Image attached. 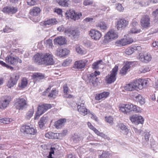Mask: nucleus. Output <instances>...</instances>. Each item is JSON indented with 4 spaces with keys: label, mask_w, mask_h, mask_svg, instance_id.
<instances>
[{
    "label": "nucleus",
    "mask_w": 158,
    "mask_h": 158,
    "mask_svg": "<svg viewBox=\"0 0 158 158\" xmlns=\"http://www.w3.org/2000/svg\"><path fill=\"white\" fill-rule=\"evenodd\" d=\"M118 68V66L116 65L111 71L110 74L106 76V80L107 83L111 84L115 81Z\"/></svg>",
    "instance_id": "nucleus-1"
},
{
    "label": "nucleus",
    "mask_w": 158,
    "mask_h": 158,
    "mask_svg": "<svg viewBox=\"0 0 158 158\" xmlns=\"http://www.w3.org/2000/svg\"><path fill=\"white\" fill-rule=\"evenodd\" d=\"M26 101L23 98H17L15 101L14 106L18 110H22L26 107Z\"/></svg>",
    "instance_id": "nucleus-2"
},
{
    "label": "nucleus",
    "mask_w": 158,
    "mask_h": 158,
    "mask_svg": "<svg viewBox=\"0 0 158 158\" xmlns=\"http://www.w3.org/2000/svg\"><path fill=\"white\" fill-rule=\"evenodd\" d=\"M100 72L97 71L92 73L90 74L87 75V80L91 82L94 86H96L98 85V78L97 76L100 74Z\"/></svg>",
    "instance_id": "nucleus-3"
},
{
    "label": "nucleus",
    "mask_w": 158,
    "mask_h": 158,
    "mask_svg": "<svg viewBox=\"0 0 158 158\" xmlns=\"http://www.w3.org/2000/svg\"><path fill=\"white\" fill-rule=\"evenodd\" d=\"M51 105L45 104L41 105H39L37 107V110L36 114V117L39 118L40 115L44 114L48 109L51 107Z\"/></svg>",
    "instance_id": "nucleus-4"
},
{
    "label": "nucleus",
    "mask_w": 158,
    "mask_h": 158,
    "mask_svg": "<svg viewBox=\"0 0 158 158\" xmlns=\"http://www.w3.org/2000/svg\"><path fill=\"white\" fill-rule=\"evenodd\" d=\"M65 14L67 17L74 21L78 20L82 15L81 13H76L73 10H68Z\"/></svg>",
    "instance_id": "nucleus-5"
},
{
    "label": "nucleus",
    "mask_w": 158,
    "mask_h": 158,
    "mask_svg": "<svg viewBox=\"0 0 158 158\" xmlns=\"http://www.w3.org/2000/svg\"><path fill=\"white\" fill-rule=\"evenodd\" d=\"M117 33L113 30H111L108 31L105 36V41L108 42L112 40L116 39L118 37Z\"/></svg>",
    "instance_id": "nucleus-6"
},
{
    "label": "nucleus",
    "mask_w": 158,
    "mask_h": 158,
    "mask_svg": "<svg viewBox=\"0 0 158 158\" xmlns=\"http://www.w3.org/2000/svg\"><path fill=\"white\" fill-rule=\"evenodd\" d=\"M20 131L24 134L31 135H35L37 132L35 129L28 125L22 126L20 129Z\"/></svg>",
    "instance_id": "nucleus-7"
},
{
    "label": "nucleus",
    "mask_w": 158,
    "mask_h": 158,
    "mask_svg": "<svg viewBox=\"0 0 158 158\" xmlns=\"http://www.w3.org/2000/svg\"><path fill=\"white\" fill-rule=\"evenodd\" d=\"M150 18L149 15H145L143 16L140 20V24L144 28H148L150 26Z\"/></svg>",
    "instance_id": "nucleus-8"
},
{
    "label": "nucleus",
    "mask_w": 158,
    "mask_h": 158,
    "mask_svg": "<svg viewBox=\"0 0 158 158\" xmlns=\"http://www.w3.org/2000/svg\"><path fill=\"white\" fill-rule=\"evenodd\" d=\"M43 64L46 65H52L54 63L52 56L49 53L43 54Z\"/></svg>",
    "instance_id": "nucleus-9"
},
{
    "label": "nucleus",
    "mask_w": 158,
    "mask_h": 158,
    "mask_svg": "<svg viewBox=\"0 0 158 158\" xmlns=\"http://www.w3.org/2000/svg\"><path fill=\"white\" fill-rule=\"evenodd\" d=\"M65 33L69 34V36L73 39H76L78 38L80 32L77 29L71 30L70 29H65Z\"/></svg>",
    "instance_id": "nucleus-10"
},
{
    "label": "nucleus",
    "mask_w": 158,
    "mask_h": 158,
    "mask_svg": "<svg viewBox=\"0 0 158 158\" xmlns=\"http://www.w3.org/2000/svg\"><path fill=\"white\" fill-rule=\"evenodd\" d=\"M19 78V76L16 73H14L10 77L7 84V86L11 88L15 85Z\"/></svg>",
    "instance_id": "nucleus-11"
},
{
    "label": "nucleus",
    "mask_w": 158,
    "mask_h": 158,
    "mask_svg": "<svg viewBox=\"0 0 158 158\" xmlns=\"http://www.w3.org/2000/svg\"><path fill=\"white\" fill-rule=\"evenodd\" d=\"M137 80L127 84L124 87V89L127 91H132L134 90L138 91L139 88L137 84Z\"/></svg>",
    "instance_id": "nucleus-12"
},
{
    "label": "nucleus",
    "mask_w": 158,
    "mask_h": 158,
    "mask_svg": "<svg viewBox=\"0 0 158 158\" xmlns=\"http://www.w3.org/2000/svg\"><path fill=\"white\" fill-rule=\"evenodd\" d=\"M130 119L132 123L136 125L139 123L142 124L144 121L143 118L141 116L137 114L134 115L130 117Z\"/></svg>",
    "instance_id": "nucleus-13"
},
{
    "label": "nucleus",
    "mask_w": 158,
    "mask_h": 158,
    "mask_svg": "<svg viewBox=\"0 0 158 158\" xmlns=\"http://www.w3.org/2000/svg\"><path fill=\"white\" fill-rule=\"evenodd\" d=\"M84 102L82 101V103L80 104L76 103L77 105V108L78 111L81 114L85 116L88 113V110L85 106Z\"/></svg>",
    "instance_id": "nucleus-14"
},
{
    "label": "nucleus",
    "mask_w": 158,
    "mask_h": 158,
    "mask_svg": "<svg viewBox=\"0 0 158 158\" xmlns=\"http://www.w3.org/2000/svg\"><path fill=\"white\" fill-rule=\"evenodd\" d=\"M128 21L125 19H118L116 23V27L118 30L125 28L128 24Z\"/></svg>",
    "instance_id": "nucleus-15"
},
{
    "label": "nucleus",
    "mask_w": 158,
    "mask_h": 158,
    "mask_svg": "<svg viewBox=\"0 0 158 158\" xmlns=\"http://www.w3.org/2000/svg\"><path fill=\"white\" fill-rule=\"evenodd\" d=\"M125 107L126 108L128 112L131 111H135L137 113L141 112L140 107L136 105L134 106L133 104L130 103L125 104Z\"/></svg>",
    "instance_id": "nucleus-16"
},
{
    "label": "nucleus",
    "mask_w": 158,
    "mask_h": 158,
    "mask_svg": "<svg viewBox=\"0 0 158 158\" xmlns=\"http://www.w3.org/2000/svg\"><path fill=\"white\" fill-rule=\"evenodd\" d=\"M89 34L91 37L95 40H99L102 36L101 33L99 31L95 30H91Z\"/></svg>",
    "instance_id": "nucleus-17"
},
{
    "label": "nucleus",
    "mask_w": 158,
    "mask_h": 158,
    "mask_svg": "<svg viewBox=\"0 0 158 158\" xmlns=\"http://www.w3.org/2000/svg\"><path fill=\"white\" fill-rule=\"evenodd\" d=\"M17 10L18 8L17 7L6 6L2 9V11L6 13L14 14L17 11Z\"/></svg>",
    "instance_id": "nucleus-18"
},
{
    "label": "nucleus",
    "mask_w": 158,
    "mask_h": 158,
    "mask_svg": "<svg viewBox=\"0 0 158 158\" xmlns=\"http://www.w3.org/2000/svg\"><path fill=\"white\" fill-rule=\"evenodd\" d=\"M69 52V50L65 48L63 49L59 48L57 50L55 53L57 56H59L60 57H62L67 55Z\"/></svg>",
    "instance_id": "nucleus-19"
},
{
    "label": "nucleus",
    "mask_w": 158,
    "mask_h": 158,
    "mask_svg": "<svg viewBox=\"0 0 158 158\" xmlns=\"http://www.w3.org/2000/svg\"><path fill=\"white\" fill-rule=\"evenodd\" d=\"M43 54L37 53L33 57V60L34 62L38 63L39 64H43Z\"/></svg>",
    "instance_id": "nucleus-20"
},
{
    "label": "nucleus",
    "mask_w": 158,
    "mask_h": 158,
    "mask_svg": "<svg viewBox=\"0 0 158 158\" xmlns=\"http://www.w3.org/2000/svg\"><path fill=\"white\" fill-rule=\"evenodd\" d=\"M137 84H138L139 89H141L145 88L148 84V81L146 80L139 79L137 80Z\"/></svg>",
    "instance_id": "nucleus-21"
},
{
    "label": "nucleus",
    "mask_w": 158,
    "mask_h": 158,
    "mask_svg": "<svg viewBox=\"0 0 158 158\" xmlns=\"http://www.w3.org/2000/svg\"><path fill=\"white\" fill-rule=\"evenodd\" d=\"M86 62L84 60H80L75 62L73 66L74 68L78 69H81L84 67L86 65Z\"/></svg>",
    "instance_id": "nucleus-22"
},
{
    "label": "nucleus",
    "mask_w": 158,
    "mask_h": 158,
    "mask_svg": "<svg viewBox=\"0 0 158 158\" xmlns=\"http://www.w3.org/2000/svg\"><path fill=\"white\" fill-rule=\"evenodd\" d=\"M57 22L55 19H52L44 22L43 24L47 27H48L57 24Z\"/></svg>",
    "instance_id": "nucleus-23"
},
{
    "label": "nucleus",
    "mask_w": 158,
    "mask_h": 158,
    "mask_svg": "<svg viewBox=\"0 0 158 158\" xmlns=\"http://www.w3.org/2000/svg\"><path fill=\"white\" fill-rule=\"evenodd\" d=\"M53 41L55 44H58L60 45L66 43L65 39L61 36L57 37Z\"/></svg>",
    "instance_id": "nucleus-24"
},
{
    "label": "nucleus",
    "mask_w": 158,
    "mask_h": 158,
    "mask_svg": "<svg viewBox=\"0 0 158 158\" xmlns=\"http://www.w3.org/2000/svg\"><path fill=\"white\" fill-rule=\"evenodd\" d=\"M48 121V117H43L40 119L39 122V125L40 129H44L45 127V125L47 123Z\"/></svg>",
    "instance_id": "nucleus-25"
},
{
    "label": "nucleus",
    "mask_w": 158,
    "mask_h": 158,
    "mask_svg": "<svg viewBox=\"0 0 158 158\" xmlns=\"http://www.w3.org/2000/svg\"><path fill=\"white\" fill-rule=\"evenodd\" d=\"M16 56L14 57L9 55L7 56L5 59L6 62L10 64L14 65L16 64Z\"/></svg>",
    "instance_id": "nucleus-26"
},
{
    "label": "nucleus",
    "mask_w": 158,
    "mask_h": 158,
    "mask_svg": "<svg viewBox=\"0 0 158 158\" xmlns=\"http://www.w3.org/2000/svg\"><path fill=\"white\" fill-rule=\"evenodd\" d=\"M125 41L126 40L124 39L117 40L116 42V44L118 46H123L127 44H130L133 42L132 39H130V41H127V42H126Z\"/></svg>",
    "instance_id": "nucleus-27"
},
{
    "label": "nucleus",
    "mask_w": 158,
    "mask_h": 158,
    "mask_svg": "<svg viewBox=\"0 0 158 158\" xmlns=\"http://www.w3.org/2000/svg\"><path fill=\"white\" fill-rule=\"evenodd\" d=\"M59 134L57 133H53L51 132H48L45 134L46 137L49 139H58Z\"/></svg>",
    "instance_id": "nucleus-28"
},
{
    "label": "nucleus",
    "mask_w": 158,
    "mask_h": 158,
    "mask_svg": "<svg viewBox=\"0 0 158 158\" xmlns=\"http://www.w3.org/2000/svg\"><path fill=\"white\" fill-rule=\"evenodd\" d=\"M11 101V98L10 96L6 97L1 102L2 106L3 108H5L9 105Z\"/></svg>",
    "instance_id": "nucleus-29"
},
{
    "label": "nucleus",
    "mask_w": 158,
    "mask_h": 158,
    "mask_svg": "<svg viewBox=\"0 0 158 158\" xmlns=\"http://www.w3.org/2000/svg\"><path fill=\"white\" fill-rule=\"evenodd\" d=\"M34 81H40L43 79L44 77V75L43 74L40 73H34L32 75Z\"/></svg>",
    "instance_id": "nucleus-30"
},
{
    "label": "nucleus",
    "mask_w": 158,
    "mask_h": 158,
    "mask_svg": "<svg viewBox=\"0 0 158 158\" xmlns=\"http://www.w3.org/2000/svg\"><path fill=\"white\" fill-rule=\"evenodd\" d=\"M131 62H127L125 65L121 69L120 73L123 75H125L128 70L131 67Z\"/></svg>",
    "instance_id": "nucleus-31"
},
{
    "label": "nucleus",
    "mask_w": 158,
    "mask_h": 158,
    "mask_svg": "<svg viewBox=\"0 0 158 158\" xmlns=\"http://www.w3.org/2000/svg\"><path fill=\"white\" fill-rule=\"evenodd\" d=\"M66 121L65 119H60L55 122L54 126L56 128H60L64 125Z\"/></svg>",
    "instance_id": "nucleus-32"
},
{
    "label": "nucleus",
    "mask_w": 158,
    "mask_h": 158,
    "mask_svg": "<svg viewBox=\"0 0 158 158\" xmlns=\"http://www.w3.org/2000/svg\"><path fill=\"white\" fill-rule=\"evenodd\" d=\"M117 127L118 129L121 130L124 134L127 135L128 132V129L126 126L123 123L118 124Z\"/></svg>",
    "instance_id": "nucleus-33"
},
{
    "label": "nucleus",
    "mask_w": 158,
    "mask_h": 158,
    "mask_svg": "<svg viewBox=\"0 0 158 158\" xmlns=\"http://www.w3.org/2000/svg\"><path fill=\"white\" fill-rule=\"evenodd\" d=\"M41 11L40 8L37 7H34L32 10H31L30 14L31 15L35 16L38 15Z\"/></svg>",
    "instance_id": "nucleus-34"
},
{
    "label": "nucleus",
    "mask_w": 158,
    "mask_h": 158,
    "mask_svg": "<svg viewBox=\"0 0 158 158\" xmlns=\"http://www.w3.org/2000/svg\"><path fill=\"white\" fill-rule=\"evenodd\" d=\"M56 2L60 6L64 7H68L69 5V0H56Z\"/></svg>",
    "instance_id": "nucleus-35"
},
{
    "label": "nucleus",
    "mask_w": 158,
    "mask_h": 158,
    "mask_svg": "<svg viewBox=\"0 0 158 158\" xmlns=\"http://www.w3.org/2000/svg\"><path fill=\"white\" fill-rule=\"evenodd\" d=\"M140 48V47L139 46H138L137 47H135L134 48H129L126 50L125 52L126 54L128 55H131L134 52L135 50H137Z\"/></svg>",
    "instance_id": "nucleus-36"
},
{
    "label": "nucleus",
    "mask_w": 158,
    "mask_h": 158,
    "mask_svg": "<svg viewBox=\"0 0 158 158\" xmlns=\"http://www.w3.org/2000/svg\"><path fill=\"white\" fill-rule=\"evenodd\" d=\"M108 92H104L98 94V96L95 97V99L97 100H99L102 99L103 98H106L109 95Z\"/></svg>",
    "instance_id": "nucleus-37"
},
{
    "label": "nucleus",
    "mask_w": 158,
    "mask_h": 158,
    "mask_svg": "<svg viewBox=\"0 0 158 158\" xmlns=\"http://www.w3.org/2000/svg\"><path fill=\"white\" fill-rule=\"evenodd\" d=\"M102 60H99L96 62L94 63L92 65V68L94 69H98L101 65L102 64Z\"/></svg>",
    "instance_id": "nucleus-38"
},
{
    "label": "nucleus",
    "mask_w": 158,
    "mask_h": 158,
    "mask_svg": "<svg viewBox=\"0 0 158 158\" xmlns=\"http://www.w3.org/2000/svg\"><path fill=\"white\" fill-rule=\"evenodd\" d=\"M135 100L139 102L141 105L144 104L145 102L144 99L143 98L141 95H138L135 96Z\"/></svg>",
    "instance_id": "nucleus-39"
},
{
    "label": "nucleus",
    "mask_w": 158,
    "mask_h": 158,
    "mask_svg": "<svg viewBox=\"0 0 158 158\" xmlns=\"http://www.w3.org/2000/svg\"><path fill=\"white\" fill-rule=\"evenodd\" d=\"M27 84V81L26 78H23L21 81V83L19 84L18 86L21 88L25 87Z\"/></svg>",
    "instance_id": "nucleus-40"
},
{
    "label": "nucleus",
    "mask_w": 158,
    "mask_h": 158,
    "mask_svg": "<svg viewBox=\"0 0 158 158\" xmlns=\"http://www.w3.org/2000/svg\"><path fill=\"white\" fill-rule=\"evenodd\" d=\"M154 17V20L155 22L158 24V8L154 11L152 13Z\"/></svg>",
    "instance_id": "nucleus-41"
},
{
    "label": "nucleus",
    "mask_w": 158,
    "mask_h": 158,
    "mask_svg": "<svg viewBox=\"0 0 158 158\" xmlns=\"http://www.w3.org/2000/svg\"><path fill=\"white\" fill-rule=\"evenodd\" d=\"M98 27H99L101 30H105L107 28V27L106 23L104 22H101L98 25Z\"/></svg>",
    "instance_id": "nucleus-42"
},
{
    "label": "nucleus",
    "mask_w": 158,
    "mask_h": 158,
    "mask_svg": "<svg viewBox=\"0 0 158 158\" xmlns=\"http://www.w3.org/2000/svg\"><path fill=\"white\" fill-rule=\"evenodd\" d=\"M57 94V93L56 90V89H53L49 93L48 96L49 97L51 98H55L56 94Z\"/></svg>",
    "instance_id": "nucleus-43"
},
{
    "label": "nucleus",
    "mask_w": 158,
    "mask_h": 158,
    "mask_svg": "<svg viewBox=\"0 0 158 158\" xmlns=\"http://www.w3.org/2000/svg\"><path fill=\"white\" fill-rule=\"evenodd\" d=\"M152 57L150 54L145 53V56L144 57V62H147L151 60Z\"/></svg>",
    "instance_id": "nucleus-44"
},
{
    "label": "nucleus",
    "mask_w": 158,
    "mask_h": 158,
    "mask_svg": "<svg viewBox=\"0 0 158 158\" xmlns=\"http://www.w3.org/2000/svg\"><path fill=\"white\" fill-rule=\"evenodd\" d=\"M125 104H123L121 105L119 107V110L124 114H127L128 113V111L127 110L126 108L125 107Z\"/></svg>",
    "instance_id": "nucleus-45"
},
{
    "label": "nucleus",
    "mask_w": 158,
    "mask_h": 158,
    "mask_svg": "<svg viewBox=\"0 0 158 158\" xmlns=\"http://www.w3.org/2000/svg\"><path fill=\"white\" fill-rule=\"evenodd\" d=\"M105 119L106 122L110 124V125H112L113 123V118L110 116L108 117H106Z\"/></svg>",
    "instance_id": "nucleus-46"
},
{
    "label": "nucleus",
    "mask_w": 158,
    "mask_h": 158,
    "mask_svg": "<svg viewBox=\"0 0 158 158\" xmlns=\"http://www.w3.org/2000/svg\"><path fill=\"white\" fill-rule=\"evenodd\" d=\"M34 112V110L33 109H30L27 113L26 118H30L32 116Z\"/></svg>",
    "instance_id": "nucleus-47"
},
{
    "label": "nucleus",
    "mask_w": 158,
    "mask_h": 158,
    "mask_svg": "<svg viewBox=\"0 0 158 158\" xmlns=\"http://www.w3.org/2000/svg\"><path fill=\"white\" fill-rule=\"evenodd\" d=\"M38 0H27V4L30 6H34L36 4Z\"/></svg>",
    "instance_id": "nucleus-48"
},
{
    "label": "nucleus",
    "mask_w": 158,
    "mask_h": 158,
    "mask_svg": "<svg viewBox=\"0 0 158 158\" xmlns=\"http://www.w3.org/2000/svg\"><path fill=\"white\" fill-rule=\"evenodd\" d=\"M72 60L69 59H67L65 60L62 63V65L64 66H66L69 65L72 62Z\"/></svg>",
    "instance_id": "nucleus-49"
},
{
    "label": "nucleus",
    "mask_w": 158,
    "mask_h": 158,
    "mask_svg": "<svg viewBox=\"0 0 158 158\" xmlns=\"http://www.w3.org/2000/svg\"><path fill=\"white\" fill-rule=\"evenodd\" d=\"M10 119L6 118H4L0 119V122L4 124H9L10 121Z\"/></svg>",
    "instance_id": "nucleus-50"
},
{
    "label": "nucleus",
    "mask_w": 158,
    "mask_h": 158,
    "mask_svg": "<svg viewBox=\"0 0 158 158\" xmlns=\"http://www.w3.org/2000/svg\"><path fill=\"white\" fill-rule=\"evenodd\" d=\"M140 31V29H137L136 27H133L131 29L130 31V33H139Z\"/></svg>",
    "instance_id": "nucleus-51"
},
{
    "label": "nucleus",
    "mask_w": 158,
    "mask_h": 158,
    "mask_svg": "<svg viewBox=\"0 0 158 158\" xmlns=\"http://www.w3.org/2000/svg\"><path fill=\"white\" fill-rule=\"evenodd\" d=\"M55 149L54 148V145H52L50 148V151L49 153V154L48 156V158H53L52 156V154H54V149Z\"/></svg>",
    "instance_id": "nucleus-52"
},
{
    "label": "nucleus",
    "mask_w": 158,
    "mask_h": 158,
    "mask_svg": "<svg viewBox=\"0 0 158 158\" xmlns=\"http://www.w3.org/2000/svg\"><path fill=\"white\" fill-rule=\"evenodd\" d=\"M73 139L74 142L77 143L81 139L80 137L77 135H75L73 137Z\"/></svg>",
    "instance_id": "nucleus-53"
},
{
    "label": "nucleus",
    "mask_w": 158,
    "mask_h": 158,
    "mask_svg": "<svg viewBox=\"0 0 158 158\" xmlns=\"http://www.w3.org/2000/svg\"><path fill=\"white\" fill-rule=\"evenodd\" d=\"M76 52L79 54H82L83 53V51L80 47L78 45L76 46Z\"/></svg>",
    "instance_id": "nucleus-54"
},
{
    "label": "nucleus",
    "mask_w": 158,
    "mask_h": 158,
    "mask_svg": "<svg viewBox=\"0 0 158 158\" xmlns=\"http://www.w3.org/2000/svg\"><path fill=\"white\" fill-rule=\"evenodd\" d=\"M145 56V53H140L139 56V60L141 61H144V57Z\"/></svg>",
    "instance_id": "nucleus-55"
},
{
    "label": "nucleus",
    "mask_w": 158,
    "mask_h": 158,
    "mask_svg": "<svg viewBox=\"0 0 158 158\" xmlns=\"http://www.w3.org/2000/svg\"><path fill=\"white\" fill-rule=\"evenodd\" d=\"M109 154L106 152H103L102 154L100 156L99 158H108Z\"/></svg>",
    "instance_id": "nucleus-56"
},
{
    "label": "nucleus",
    "mask_w": 158,
    "mask_h": 158,
    "mask_svg": "<svg viewBox=\"0 0 158 158\" xmlns=\"http://www.w3.org/2000/svg\"><path fill=\"white\" fill-rule=\"evenodd\" d=\"M93 2L90 0H85L83 2L85 6L89 5L92 4Z\"/></svg>",
    "instance_id": "nucleus-57"
},
{
    "label": "nucleus",
    "mask_w": 158,
    "mask_h": 158,
    "mask_svg": "<svg viewBox=\"0 0 158 158\" xmlns=\"http://www.w3.org/2000/svg\"><path fill=\"white\" fill-rule=\"evenodd\" d=\"M116 9L119 11H121L123 10L124 8L121 4H118L116 6Z\"/></svg>",
    "instance_id": "nucleus-58"
},
{
    "label": "nucleus",
    "mask_w": 158,
    "mask_h": 158,
    "mask_svg": "<svg viewBox=\"0 0 158 158\" xmlns=\"http://www.w3.org/2000/svg\"><path fill=\"white\" fill-rule=\"evenodd\" d=\"M12 29L11 28L7 26H6L5 28L3 29L4 32L6 33L10 32L12 31Z\"/></svg>",
    "instance_id": "nucleus-59"
},
{
    "label": "nucleus",
    "mask_w": 158,
    "mask_h": 158,
    "mask_svg": "<svg viewBox=\"0 0 158 158\" xmlns=\"http://www.w3.org/2000/svg\"><path fill=\"white\" fill-rule=\"evenodd\" d=\"M150 136V135L149 132H147L144 135V139L146 142H148L149 141Z\"/></svg>",
    "instance_id": "nucleus-60"
},
{
    "label": "nucleus",
    "mask_w": 158,
    "mask_h": 158,
    "mask_svg": "<svg viewBox=\"0 0 158 158\" xmlns=\"http://www.w3.org/2000/svg\"><path fill=\"white\" fill-rule=\"evenodd\" d=\"M63 91L64 94H67L68 91V88L67 86V85L65 84L63 86Z\"/></svg>",
    "instance_id": "nucleus-61"
},
{
    "label": "nucleus",
    "mask_w": 158,
    "mask_h": 158,
    "mask_svg": "<svg viewBox=\"0 0 158 158\" xmlns=\"http://www.w3.org/2000/svg\"><path fill=\"white\" fill-rule=\"evenodd\" d=\"M142 71L141 72L145 73L146 72L148 71L149 70L148 68L147 67H143L141 69Z\"/></svg>",
    "instance_id": "nucleus-62"
},
{
    "label": "nucleus",
    "mask_w": 158,
    "mask_h": 158,
    "mask_svg": "<svg viewBox=\"0 0 158 158\" xmlns=\"http://www.w3.org/2000/svg\"><path fill=\"white\" fill-rule=\"evenodd\" d=\"M149 4H155L158 3V0H149L148 1Z\"/></svg>",
    "instance_id": "nucleus-63"
},
{
    "label": "nucleus",
    "mask_w": 158,
    "mask_h": 158,
    "mask_svg": "<svg viewBox=\"0 0 158 158\" xmlns=\"http://www.w3.org/2000/svg\"><path fill=\"white\" fill-rule=\"evenodd\" d=\"M55 12L57 13L59 15H61L62 14V11L61 9H55Z\"/></svg>",
    "instance_id": "nucleus-64"
}]
</instances>
